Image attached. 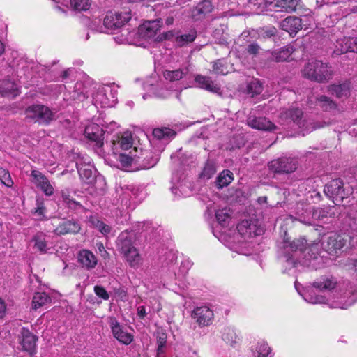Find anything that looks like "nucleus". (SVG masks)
Instances as JSON below:
<instances>
[{"instance_id":"nucleus-1","label":"nucleus","mask_w":357,"mask_h":357,"mask_svg":"<svg viewBox=\"0 0 357 357\" xmlns=\"http://www.w3.org/2000/svg\"><path fill=\"white\" fill-rule=\"evenodd\" d=\"M302 75L310 81L326 83L332 79L333 71L328 63L320 60H312L304 66Z\"/></svg>"},{"instance_id":"nucleus-2","label":"nucleus","mask_w":357,"mask_h":357,"mask_svg":"<svg viewBox=\"0 0 357 357\" xmlns=\"http://www.w3.org/2000/svg\"><path fill=\"white\" fill-rule=\"evenodd\" d=\"M132 234L127 231L120 234L116 241L119 250L123 255L131 266L137 265L140 261V256L137 249L132 245Z\"/></svg>"},{"instance_id":"nucleus-3","label":"nucleus","mask_w":357,"mask_h":357,"mask_svg":"<svg viewBox=\"0 0 357 357\" xmlns=\"http://www.w3.org/2000/svg\"><path fill=\"white\" fill-rule=\"evenodd\" d=\"M55 112L43 105H33L25 110L27 119L45 124H48L55 119Z\"/></svg>"},{"instance_id":"nucleus-4","label":"nucleus","mask_w":357,"mask_h":357,"mask_svg":"<svg viewBox=\"0 0 357 357\" xmlns=\"http://www.w3.org/2000/svg\"><path fill=\"white\" fill-rule=\"evenodd\" d=\"M136 39L139 40V44L137 46L146 47L148 44L155 43L156 41V22L154 20H149L141 24L137 31Z\"/></svg>"},{"instance_id":"nucleus-5","label":"nucleus","mask_w":357,"mask_h":357,"mask_svg":"<svg viewBox=\"0 0 357 357\" xmlns=\"http://www.w3.org/2000/svg\"><path fill=\"white\" fill-rule=\"evenodd\" d=\"M93 100L96 104L102 107H112L117 102V91L109 86H100Z\"/></svg>"},{"instance_id":"nucleus-6","label":"nucleus","mask_w":357,"mask_h":357,"mask_svg":"<svg viewBox=\"0 0 357 357\" xmlns=\"http://www.w3.org/2000/svg\"><path fill=\"white\" fill-rule=\"evenodd\" d=\"M297 161L291 158L282 157L273 160L268 164V169L277 174H289L297 168Z\"/></svg>"},{"instance_id":"nucleus-7","label":"nucleus","mask_w":357,"mask_h":357,"mask_svg":"<svg viewBox=\"0 0 357 357\" xmlns=\"http://www.w3.org/2000/svg\"><path fill=\"white\" fill-rule=\"evenodd\" d=\"M324 193L335 204H339L345 197L343 181L340 178L331 181L325 185Z\"/></svg>"},{"instance_id":"nucleus-8","label":"nucleus","mask_w":357,"mask_h":357,"mask_svg":"<svg viewBox=\"0 0 357 357\" xmlns=\"http://www.w3.org/2000/svg\"><path fill=\"white\" fill-rule=\"evenodd\" d=\"M131 19L130 11L117 12L116 13H107L104 18V25L108 29H114L122 26Z\"/></svg>"},{"instance_id":"nucleus-9","label":"nucleus","mask_w":357,"mask_h":357,"mask_svg":"<svg viewBox=\"0 0 357 357\" xmlns=\"http://www.w3.org/2000/svg\"><path fill=\"white\" fill-rule=\"evenodd\" d=\"M347 243V240L339 234L331 233L322 242L324 249L330 255H335Z\"/></svg>"},{"instance_id":"nucleus-10","label":"nucleus","mask_w":357,"mask_h":357,"mask_svg":"<svg viewBox=\"0 0 357 357\" xmlns=\"http://www.w3.org/2000/svg\"><path fill=\"white\" fill-rule=\"evenodd\" d=\"M303 112L299 108H289L282 112L280 119L283 123L293 122L302 130L305 126V120L303 119Z\"/></svg>"},{"instance_id":"nucleus-11","label":"nucleus","mask_w":357,"mask_h":357,"mask_svg":"<svg viewBox=\"0 0 357 357\" xmlns=\"http://www.w3.org/2000/svg\"><path fill=\"white\" fill-rule=\"evenodd\" d=\"M113 153L117 155L121 151H127L132 147L133 138L130 132L126 131L115 137L112 141Z\"/></svg>"},{"instance_id":"nucleus-12","label":"nucleus","mask_w":357,"mask_h":357,"mask_svg":"<svg viewBox=\"0 0 357 357\" xmlns=\"http://www.w3.org/2000/svg\"><path fill=\"white\" fill-rule=\"evenodd\" d=\"M76 166L80 178L86 183H91L95 178L93 165L90 158H81L76 162Z\"/></svg>"},{"instance_id":"nucleus-13","label":"nucleus","mask_w":357,"mask_h":357,"mask_svg":"<svg viewBox=\"0 0 357 357\" xmlns=\"http://www.w3.org/2000/svg\"><path fill=\"white\" fill-rule=\"evenodd\" d=\"M109 324L114 337L124 344H129L133 340L132 335L126 331L116 318L110 317Z\"/></svg>"},{"instance_id":"nucleus-14","label":"nucleus","mask_w":357,"mask_h":357,"mask_svg":"<svg viewBox=\"0 0 357 357\" xmlns=\"http://www.w3.org/2000/svg\"><path fill=\"white\" fill-rule=\"evenodd\" d=\"M192 317L200 326H206L211 324L213 312L206 306L196 307Z\"/></svg>"},{"instance_id":"nucleus-15","label":"nucleus","mask_w":357,"mask_h":357,"mask_svg":"<svg viewBox=\"0 0 357 357\" xmlns=\"http://www.w3.org/2000/svg\"><path fill=\"white\" fill-rule=\"evenodd\" d=\"M32 182L39 188L46 195L50 196L54 193V188L50 181L42 173L37 170L31 172Z\"/></svg>"},{"instance_id":"nucleus-16","label":"nucleus","mask_w":357,"mask_h":357,"mask_svg":"<svg viewBox=\"0 0 357 357\" xmlns=\"http://www.w3.org/2000/svg\"><path fill=\"white\" fill-rule=\"evenodd\" d=\"M247 123L249 126L254 129L273 131L276 129V126L266 117H257L255 116H250L247 119Z\"/></svg>"},{"instance_id":"nucleus-17","label":"nucleus","mask_w":357,"mask_h":357,"mask_svg":"<svg viewBox=\"0 0 357 357\" xmlns=\"http://www.w3.org/2000/svg\"><path fill=\"white\" fill-rule=\"evenodd\" d=\"M20 343L24 351L32 354L36 345L37 337L28 329L23 328L20 332Z\"/></svg>"},{"instance_id":"nucleus-18","label":"nucleus","mask_w":357,"mask_h":357,"mask_svg":"<svg viewBox=\"0 0 357 357\" xmlns=\"http://www.w3.org/2000/svg\"><path fill=\"white\" fill-rule=\"evenodd\" d=\"M84 133L86 137L96 142L97 149H101L103 146V130L97 124H91L86 127Z\"/></svg>"},{"instance_id":"nucleus-19","label":"nucleus","mask_w":357,"mask_h":357,"mask_svg":"<svg viewBox=\"0 0 357 357\" xmlns=\"http://www.w3.org/2000/svg\"><path fill=\"white\" fill-rule=\"evenodd\" d=\"M78 262L86 269H92L96 267L98 260L94 254L89 250H82L77 255Z\"/></svg>"},{"instance_id":"nucleus-20","label":"nucleus","mask_w":357,"mask_h":357,"mask_svg":"<svg viewBox=\"0 0 357 357\" xmlns=\"http://www.w3.org/2000/svg\"><path fill=\"white\" fill-rule=\"evenodd\" d=\"M328 91L338 98H347L350 96L351 84L345 82L340 84H331Z\"/></svg>"},{"instance_id":"nucleus-21","label":"nucleus","mask_w":357,"mask_h":357,"mask_svg":"<svg viewBox=\"0 0 357 357\" xmlns=\"http://www.w3.org/2000/svg\"><path fill=\"white\" fill-rule=\"evenodd\" d=\"M135 31H130L128 28H123L114 37V40L119 44H132L137 45L139 40L136 39Z\"/></svg>"},{"instance_id":"nucleus-22","label":"nucleus","mask_w":357,"mask_h":357,"mask_svg":"<svg viewBox=\"0 0 357 357\" xmlns=\"http://www.w3.org/2000/svg\"><path fill=\"white\" fill-rule=\"evenodd\" d=\"M79 225L74 221L66 220L62 222L54 229V232L58 235H64L66 234H77L80 230Z\"/></svg>"},{"instance_id":"nucleus-23","label":"nucleus","mask_w":357,"mask_h":357,"mask_svg":"<svg viewBox=\"0 0 357 357\" xmlns=\"http://www.w3.org/2000/svg\"><path fill=\"white\" fill-rule=\"evenodd\" d=\"M281 27L283 30L289 32L290 34L296 33L301 29V20L299 17L289 16L285 18L281 22Z\"/></svg>"},{"instance_id":"nucleus-24","label":"nucleus","mask_w":357,"mask_h":357,"mask_svg":"<svg viewBox=\"0 0 357 357\" xmlns=\"http://www.w3.org/2000/svg\"><path fill=\"white\" fill-rule=\"evenodd\" d=\"M195 80L200 88L208 91L218 93L220 89V86L215 84L209 77L199 75L196 76Z\"/></svg>"},{"instance_id":"nucleus-25","label":"nucleus","mask_w":357,"mask_h":357,"mask_svg":"<svg viewBox=\"0 0 357 357\" xmlns=\"http://www.w3.org/2000/svg\"><path fill=\"white\" fill-rule=\"evenodd\" d=\"M283 244V248L287 252H289V251L303 252L306 249L307 245V241L303 238L295 239L292 241H289L287 239H284Z\"/></svg>"},{"instance_id":"nucleus-26","label":"nucleus","mask_w":357,"mask_h":357,"mask_svg":"<svg viewBox=\"0 0 357 357\" xmlns=\"http://www.w3.org/2000/svg\"><path fill=\"white\" fill-rule=\"evenodd\" d=\"M294 51V49L292 45H287L280 50L272 52L271 56L269 59L275 62H283L287 61Z\"/></svg>"},{"instance_id":"nucleus-27","label":"nucleus","mask_w":357,"mask_h":357,"mask_svg":"<svg viewBox=\"0 0 357 357\" xmlns=\"http://www.w3.org/2000/svg\"><path fill=\"white\" fill-rule=\"evenodd\" d=\"M0 93L3 96H12L13 98L19 94L17 85L9 80H3L0 84Z\"/></svg>"},{"instance_id":"nucleus-28","label":"nucleus","mask_w":357,"mask_h":357,"mask_svg":"<svg viewBox=\"0 0 357 357\" xmlns=\"http://www.w3.org/2000/svg\"><path fill=\"white\" fill-rule=\"evenodd\" d=\"M156 78L155 76L148 77L144 82V90L146 91L143 94V99L146 100L148 98H153L156 93Z\"/></svg>"},{"instance_id":"nucleus-29","label":"nucleus","mask_w":357,"mask_h":357,"mask_svg":"<svg viewBox=\"0 0 357 357\" xmlns=\"http://www.w3.org/2000/svg\"><path fill=\"white\" fill-rule=\"evenodd\" d=\"M337 282L333 278H322L314 281L313 287L321 290H332L336 287Z\"/></svg>"},{"instance_id":"nucleus-30","label":"nucleus","mask_w":357,"mask_h":357,"mask_svg":"<svg viewBox=\"0 0 357 357\" xmlns=\"http://www.w3.org/2000/svg\"><path fill=\"white\" fill-rule=\"evenodd\" d=\"M317 104L324 111L337 109V104L329 97L322 95L316 98Z\"/></svg>"},{"instance_id":"nucleus-31","label":"nucleus","mask_w":357,"mask_h":357,"mask_svg":"<svg viewBox=\"0 0 357 357\" xmlns=\"http://www.w3.org/2000/svg\"><path fill=\"white\" fill-rule=\"evenodd\" d=\"M233 180V173L229 170L222 171L217 177L215 183L218 188L227 186Z\"/></svg>"},{"instance_id":"nucleus-32","label":"nucleus","mask_w":357,"mask_h":357,"mask_svg":"<svg viewBox=\"0 0 357 357\" xmlns=\"http://www.w3.org/2000/svg\"><path fill=\"white\" fill-rule=\"evenodd\" d=\"M50 302L51 298L45 292H37L34 294L32 300L33 308L36 310Z\"/></svg>"},{"instance_id":"nucleus-33","label":"nucleus","mask_w":357,"mask_h":357,"mask_svg":"<svg viewBox=\"0 0 357 357\" xmlns=\"http://www.w3.org/2000/svg\"><path fill=\"white\" fill-rule=\"evenodd\" d=\"M298 0H277L276 7L281 8L286 13H292L296 10Z\"/></svg>"},{"instance_id":"nucleus-34","label":"nucleus","mask_w":357,"mask_h":357,"mask_svg":"<svg viewBox=\"0 0 357 357\" xmlns=\"http://www.w3.org/2000/svg\"><path fill=\"white\" fill-rule=\"evenodd\" d=\"M213 6L211 2L208 0H204L199 3L195 8L193 10V16H197L199 15H206L212 11Z\"/></svg>"},{"instance_id":"nucleus-35","label":"nucleus","mask_w":357,"mask_h":357,"mask_svg":"<svg viewBox=\"0 0 357 357\" xmlns=\"http://www.w3.org/2000/svg\"><path fill=\"white\" fill-rule=\"evenodd\" d=\"M187 73V70L177 69L175 70H165L163 73L165 79L175 82L181 79Z\"/></svg>"},{"instance_id":"nucleus-36","label":"nucleus","mask_w":357,"mask_h":357,"mask_svg":"<svg viewBox=\"0 0 357 357\" xmlns=\"http://www.w3.org/2000/svg\"><path fill=\"white\" fill-rule=\"evenodd\" d=\"M262 91V84L257 79L252 80L247 86V92L252 97L260 94Z\"/></svg>"},{"instance_id":"nucleus-37","label":"nucleus","mask_w":357,"mask_h":357,"mask_svg":"<svg viewBox=\"0 0 357 357\" xmlns=\"http://www.w3.org/2000/svg\"><path fill=\"white\" fill-rule=\"evenodd\" d=\"M216 169L213 162L207 160L202 172L199 174V178L209 179L215 173Z\"/></svg>"},{"instance_id":"nucleus-38","label":"nucleus","mask_w":357,"mask_h":357,"mask_svg":"<svg viewBox=\"0 0 357 357\" xmlns=\"http://www.w3.org/2000/svg\"><path fill=\"white\" fill-rule=\"evenodd\" d=\"M34 248L42 253L47 252L48 248L45 241V235L38 234L34 237Z\"/></svg>"},{"instance_id":"nucleus-39","label":"nucleus","mask_w":357,"mask_h":357,"mask_svg":"<svg viewBox=\"0 0 357 357\" xmlns=\"http://www.w3.org/2000/svg\"><path fill=\"white\" fill-rule=\"evenodd\" d=\"M349 52V45L347 43V38L339 39L336 41L334 53L340 55Z\"/></svg>"},{"instance_id":"nucleus-40","label":"nucleus","mask_w":357,"mask_h":357,"mask_svg":"<svg viewBox=\"0 0 357 357\" xmlns=\"http://www.w3.org/2000/svg\"><path fill=\"white\" fill-rule=\"evenodd\" d=\"M327 123L324 121H305V126L303 130V135L304 136L305 133L311 132L312 131L324 128L326 126Z\"/></svg>"},{"instance_id":"nucleus-41","label":"nucleus","mask_w":357,"mask_h":357,"mask_svg":"<svg viewBox=\"0 0 357 357\" xmlns=\"http://www.w3.org/2000/svg\"><path fill=\"white\" fill-rule=\"evenodd\" d=\"M71 7L78 11L87 10L91 6L90 0H70Z\"/></svg>"},{"instance_id":"nucleus-42","label":"nucleus","mask_w":357,"mask_h":357,"mask_svg":"<svg viewBox=\"0 0 357 357\" xmlns=\"http://www.w3.org/2000/svg\"><path fill=\"white\" fill-rule=\"evenodd\" d=\"M230 210L226 208L218 210L215 213V218L218 222L222 225L227 223V220L230 219Z\"/></svg>"},{"instance_id":"nucleus-43","label":"nucleus","mask_w":357,"mask_h":357,"mask_svg":"<svg viewBox=\"0 0 357 357\" xmlns=\"http://www.w3.org/2000/svg\"><path fill=\"white\" fill-rule=\"evenodd\" d=\"M117 160L119 161L121 167L124 169L130 167L134 160L132 155L119 152Z\"/></svg>"},{"instance_id":"nucleus-44","label":"nucleus","mask_w":357,"mask_h":357,"mask_svg":"<svg viewBox=\"0 0 357 357\" xmlns=\"http://www.w3.org/2000/svg\"><path fill=\"white\" fill-rule=\"evenodd\" d=\"M176 132L169 128H158V140L166 139L169 140L176 135Z\"/></svg>"},{"instance_id":"nucleus-45","label":"nucleus","mask_w":357,"mask_h":357,"mask_svg":"<svg viewBox=\"0 0 357 357\" xmlns=\"http://www.w3.org/2000/svg\"><path fill=\"white\" fill-rule=\"evenodd\" d=\"M277 29L274 26L264 27L259 30V36L263 38H270L277 33Z\"/></svg>"},{"instance_id":"nucleus-46","label":"nucleus","mask_w":357,"mask_h":357,"mask_svg":"<svg viewBox=\"0 0 357 357\" xmlns=\"http://www.w3.org/2000/svg\"><path fill=\"white\" fill-rule=\"evenodd\" d=\"M329 208H317L314 210L312 213V217L314 219L324 220L325 218H327L328 215L331 217V214L329 212Z\"/></svg>"},{"instance_id":"nucleus-47","label":"nucleus","mask_w":357,"mask_h":357,"mask_svg":"<svg viewBox=\"0 0 357 357\" xmlns=\"http://www.w3.org/2000/svg\"><path fill=\"white\" fill-rule=\"evenodd\" d=\"M213 71L216 75H225L227 73V68L222 60H217L214 62Z\"/></svg>"},{"instance_id":"nucleus-48","label":"nucleus","mask_w":357,"mask_h":357,"mask_svg":"<svg viewBox=\"0 0 357 357\" xmlns=\"http://www.w3.org/2000/svg\"><path fill=\"white\" fill-rule=\"evenodd\" d=\"M328 304L331 308L347 309L352 304V302H347L344 298H340L337 301H333L331 303Z\"/></svg>"},{"instance_id":"nucleus-49","label":"nucleus","mask_w":357,"mask_h":357,"mask_svg":"<svg viewBox=\"0 0 357 357\" xmlns=\"http://www.w3.org/2000/svg\"><path fill=\"white\" fill-rule=\"evenodd\" d=\"M0 180L6 186H10L13 184L9 172L2 167H0Z\"/></svg>"},{"instance_id":"nucleus-50","label":"nucleus","mask_w":357,"mask_h":357,"mask_svg":"<svg viewBox=\"0 0 357 357\" xmlns=\"http://www.w3.org/2000/svg\"><path fill=\"white\" fill-rule=\"evenodd\" d=\"M158 334L159 335L158 336V357L159 356V355L161 354V353H163V347L165 346V343H166V340H167V335L162 332H159L158 331Z\"/></svg>"},{"instance_id":"nucleus-51","label":"nucleus","mask_w":357,"mask_h":357,"mask_svg":"<svg viewBox=\"0 0 357 357\" xmlns=\"http://www.w3.org/2000/svg\"><path fill=\"white\" fill-rule=\"evenodd\" d=\"M257 357H266L269 354L271 349L266 343L260 344L257 349Z\"/></svg>"},{"instance_id":"nucleus-52","label":"nucleus","mask_w":357,"mask_h":357,"mask_svg":"<svg viewBox=\"0 0 357 357\" xmlns=\"http://www.w3.org/2000/svg\"><path fill=\"white\" fill-rule=\"evenodd\" d=\"M94 292L96 295L104 300H108L109 298V295L108 292L106 291V289L99 285H96L94 287Z\"/></svg>"},{"instance_id":"nucleus-53","label":"nucleus","mask_w":357,"mask_h":357,"mask_svg":"<svg viewBox=\"0 0 357 357\" xmlns=\"http://www.w3.org/2000/svg\"><path fill=\"white\" fill-rule=\"evenodd\" d=\"M261 50V49L260 46L256 43H252L248 45L246 48L247 52L253 56H257L259 54Z\"/></svg>"},{"instance_id":"nucleus-54","label":"nucleus","mask_w":357,"mask_h":357,"mask_svg":"<svg viewBox=\"0 0 357 357\" xmlns=\"http://www.w3.org/2000/svg\"><path fill=\"white\" fill-rule=\"evenodd\" d=\"M62 198L63 202L66 203L70 208H77V206H80L79 203L71 199L68 195L63 194Z\"/></svg>"},{"instance_id":"nucleus-55","label":"nucleus","mask_w":357,"mask_h":357,"mask_svg":"<svg viewBox=\"0 0 357 357\" xmlns=\"http://www.w3.org/2000/svg\"><path fill=\"white\" fill-rule=\"evenodd\" d=\"M96 228L103 234H107L110 232L111 228L102 221H98L96 225Z\"/></svg>"},{"instance_id":"nucleus-56","label":"nucleus","mask_w":357,"mask_h":357,"mask_svg":"<svg viewBox=\"0 0 357 357\" xmlns=\"http://www.w3.org/2000/svg\"><path fill=\"white\" fill-rule=\"evenodd\" d=\"M196 38V33L195 31H192L188 34H184L180 36L179 41H183L184 43H191L195 40Z\"/></svg>"},{"instance_id":"nucleus-57","label":"nucleus","mask_w":357,"mask_h":357,"mask_svg":"<svg viewBox=\"0 0 357 357\" xmlns=\"http://www.w3.org/2000/svg\"><path fill=\"white\" fill-rule=\"evenodd\" d=\"M308 301L313 304H322V303H327L326 299L323 296L317 295V296H311Z\"/></svg>"},{"instance_id":"nucleus-58","label":"nucleus","mask_w":357,"mask_h":357,"mask_svg":"<svg viewBox=\"0 0 357 357\" xmlns=\"http://www.w3.org/2000/svg\"><path fill=\"white\" fill-rule=\"evenodd\" d=\"M349 52H357V38H347Z\"/></svg>"},{"instance_id":"nucleus-59","label":"nucleus","mask_w":357,"mask_h":357,"mask_svg":"<svg viewBox=\"0 0 357 357\" xmlns=\"http://www.w3.org/2000/svg\"><path fill=\"white\" fill-rule=\"evenodd\" d=\"M6 305L4 301L0 298V319L3 318L6 314Z\"/></svg>"},{"instance_id":"nucleus-60","label":"nucleus","mask_w":357,"mask_h":357,"mask_svg":"<svg viewBox=\"0 0 357 357\" xmlns=\"http://www.w3.org/2000/svg\"><path fill=\"white\" fill-rule=\"evenodd\" d=\"M45 211V207L42 204H40L36 209L35 213H36L39 217L43 218L44 216Z\"/></svg>"},{"instance_id":"nucleus-61","label":"nucleus","mask_w":357,"mask_h":357,"mask_svg":"<svg viewBox=\"0 0 357 357\" xmlns=\"http://www.w3.org/2000/svg\"><path fill=\"white\" fill-rule=\"evenodd\" d=\"M266 6L268 8L269 10H272L273 8H276L275 3L277 0H264Z\"/></svg>"},{"instance_id":"nucleus-62","label":"nucleus","mask_w":357,"mask_h":357,"mask_svg":"<svg viewBox=\"0 0 357 357\" xmlns=\"http://www.w3.org/2000/svg\"><path fill=\"white\" fill-rule=\"evenodd\" d=\"M145 314H146V310H145L144 307L139 306L137 308V314L139 315V317L141 318H143L144 317Z\"/></svg>"},{"instance_id":"nucleus-63","label":"nucleus","mask_w":357,"mask_h":357,"mask_svg":"<svg viewBox=\"0 0 357 357\" xmlns=\"http://www.w3.org/2000/svg\"><path fill=\"white\" fill-rule=\"evenodd\" d=\"M174 22V18L172 17H168L166 20V24L167 25L172 24Z\"/></svg>"},{"instance_id":"nucleus-64","label":"nucleus","mask_w":357,"mask_h":357,"mask_svg":"<svg viewBox=\"0 0 357 357\" xmlns=\"http://www.w3.org/2000/svg\"><path fill=\"white\" fill-rule=\"evenodd\" d=\"M119 296L123 300L126 296V294L123 290H119Z\"/></svg>"}]
</instances>
